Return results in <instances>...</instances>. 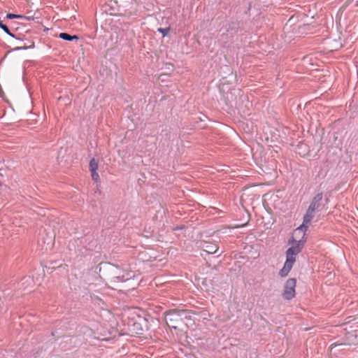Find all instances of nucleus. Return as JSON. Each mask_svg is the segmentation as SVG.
<instances>
[{
	"label": "nucleus",
	"mask_w": 358,
	"mask_h": 358,
	"mask_svg": "<svg viewBox=\"0 0 358 358\" xmlns=\"http://www.w3.org/2000/svg\"><path fill=\"white\" fill-rule=\"evenodd\" d=\"M306 230L304 226H299L294 230L292 238L289 242L290 247L286 251V261L284 266L280 271L279 275L282 277H286L291 271L296 255L301 252L306 242Z\"/></svg>",
	"instance_id": "1"
},
{
	"label": "nucleus",
	"mask_w": 358,
	"mask_h": 358,
	"mask_svg": "<svg viewBox=\"0 0 358 358\" xmlns=\"http://www.w3.org/2000/svg\"><path fill=\"white\" fill-rule=\"evenodd\" d=\"M296 280L295 278H289L284 286L282 296L286 300H291L295 296V287Z\"/></svg>",
	"instance_id": "2"
},
{
	"label": "nucleus",
	"mask_w": 358,
	"mask_h": 358,
	"mask_svg": "<svg viewBox=\"0 0 358 358\" xmlns=\"http://www.w3.org/2000/svg\"><path fill=\"white\" fill-rule=\"evenodd\" d=\"M99 168V163L98 161L92 158L90 162V171L91 172V176L93 180H94L96 182H99V175L97 173V170Z\"/></svg>",
	"instance_id": "3"
},
{
	"label": "nucleus",
	"mask_w": 358,
	"mask_h": 358,
	"mask_svg": "<svg viewBox=\"0 0 358 358\" xmlns=\"http://www.w3.org/2000/svg\"><path fill=\"white\" fill-rule=\"evenodd\" d=\"M322 201V194H317L313 199V200L308 207V210H310V212H315V210H317L321 206Z\"/></svg>",
	"instance_id": "4"
},
{
	"label": "nucleus",
	"mask_w": 358,
	"mask_h": 358,
	"mask_svg": "<svg viewBox=\"0 0 358 358\" xmlns=\"http://www.w3.org/2000/svg\"><path fill=\"white\" fill-rule=\"evenodd\" d=\"M313 217L314 212H310V210L308 209L303 217V222L301 226H304L305 228H307L308 225L310 223Z\"/></svg>",
	"instance_id": "5"
},
{
	"label": "nucleus",
	"mask_w": 358,
	"mask_h": 358,
	"mask_svg": "<svg viewBox=\"0 0 358 358\" xmlns=\"http://www.w3.org/2000/svg\"><path fill=\"white\" fill-rule=\"evenodd\" d=\"M59 37L63 40H65V41H73V40H78L79 38L77 35H70L67 33H65V32H62V33H60L59 35Z\"/></svg>",
	"instance_id": "6"
},
{
	"label": "nucleus",
	"mask_w": 358,
	"mask_h": 358,
	"mask_svg": "<svg viewBox=\"0 0 358 358\" xmlns=\"http://www.w3.org/2000/svg\"><path fill=\"white\" fill-rule=\"evenodd\" d=\"M134 277V274L131 272L127 273L126 275L122 276H117V278L120 279L122 281H126Z\"/></svg>",
	"instance_id": "7"
},
{
	"label": "nucleus",
	"mask_w": 358,
	"mask_h": 358,
	"mask_svg": "<svg viewBox=\"0 0 358 358\" xmlns=\"http://www.w3.org/2000/svg\"><path fill=\"white\" fill-rule=\"evenodd\" d=\"M245 102L246 103H245V108H242L241 107L239 108L241 112H242L244 115L248 114V112L250 110V106H251V103H250V101L248 99L245 100Z\"/></svg>",
	"instance_id": "8"
},
{
	"label": "nucleus",
	"mask_w": 358,
	"mask_h": 358,
	"mask_svg": "<svg viewBox=\"0 0 358 358\" xmlns=\"http://www.w3.org/2000/svg\"><path fill=\"white\" fill-rule=\"evenodd\" d=\"M0 28H1L9 36H13V34L10 32L7 25L3 24L1 21H0Z\"/></svg>",
	"instance_id": "9"
},
{
	"label": "nucleus",
	"mask_w": 358,
	"mask_h": 358,
	"mask_svg": "<svg viewBox=\"0 0 358 358\" xmlns=\"http://www.w3.org/2000/svg\"><path fill=\"white\" fill-rule=\"evenodd\" d=\"M207 248L208 249H206V251L210 254H213L216 252L217 250V248L215 245H207Z\"/></svg>",
	"instance_id": "10"
},
{
	"label": "nucleus",
	"mask_w": 358,
	"mask_h": 358,
	"mask_svg": "<svg viewBox=\"0 0 358 358\" xmlns=\"http://www.w3.org/2000/svg\"><path fill=\"white\" fill-rule=\"evenodd\" d=\"M6 17L8 19H21V18H23V16L20 15L13 14V13H8V14H7Z\"/></svg>",
	"instance_id": "11"
},
{
	"label": "nucleus",
	"mask_w": 358,
	"mask_h": 358,
	"mask_svg": "<svg viewBox=\"0 0 358 358\" xmlns=\"http://www.w3.org/2000/svg\"><path fill=\"white\" fill-rule=\"evenodd\" d=\"M158 31L163 34V36H166L168 34L169 31H170V27L166 28H159Z\"/></svg>",
	"instance_id": "12"
},
{
	"label": "nucleus",
	"mask_w": 358,
	"mask_h": 358,
	"mask_svg": "<svg viewBox=\"0 0 358 358\" xmlns=\"http://www.w3.org/2000/svg\"><path fill=\"white\" fill-rule=\"evenodd\" d=\"M248 221H249V220H247V222H245V223H243V224H236V225H234V226H233V227H230V226H229V227H229V228H239V227H245V226H246V225L248 224Z\"/></svg>",
	"instance_id": "13"
},
{
	"label": "nucleus",
	"mask_w": 358,
	"mask_h": 358,
	"mask_svg": "<svg viewBox=\"0 0 358 358\" xmlns=\"http://www.w3.org/2000/svg\"><path fill=\"white\" fill-rule=\"evenodd\" d=\"M357 6H358V2H357Z\"/></svg>",
	"instance_id": "14"
}]
</instances>
